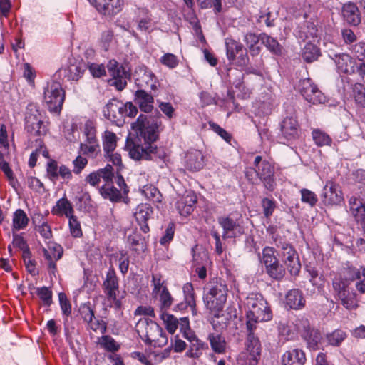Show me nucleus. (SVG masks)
<instances>
[{
    "instance_id": "obj_11",
    "label": "nucleus",
    "mask_w": 365,
    "mask_h": 365,
    "mask_svg": "<svg viewBox=\"0 0 365 365\" xmlns=\"http://www.w3.org/2000/svg\"><path fill=\"white\" fill-rule=\"evenodd\" d=\"M226 56L232 64L245 66L248 63L247 53L243 52V46L241 43L232 38L225 39Z\"/></svg>"
},
{
    "instance_id": "obj_14",
    "label": "nucleus",
    "mask_w": 365,
    "mask_h": 365,
    "mask_svg": "<svg viewBox=\"0 0 365 365\" xmlns=\"http://www.w3.org/2000/svg\"><path fill=\"white\" fill-rule=\"evenodd\" d=\"M322 200L327 206L339 205L343 202L344 195L340 185L334 181H327L323 188Z\"/></svg>"
},
{
    "instance_id": "obj_19",
    "label": "nucleus",
    "mask_w": 365,
    "mask_h": 365,
    "mask_svg": "<svg viewBox=\"0 0 365 365\" xmlns=\"http://www.w3.org/2000/svg\"><path fill=\"white\" fill-rule=\"evenodd\" d=\"M197 196L193 191H186L184 195L179 196L175 202V207L182 216L190 215L196 207Z\"/></svg>"
},
{
    "instance_id": "obj_45",
    "label": "nucleus",
    "mask_w": 365,
    "mask_h": 365,
    "mask_svg": "<svg viewBox=\"0 0 365 365\" xmlns=\"http://www.w3.org/2000/svg\"><path fill=\"white\" fill-rule=\"evenodd\" d=\"M259 40V36L252 32L246 34L244 37V41L252 56H257L260 53V47L257 46Z\"/></svg>"
},
{
    "instance_id": "obj_8",
    "label": "nucleus",
    "mask_w": 365,
    "mask_h": 365,
    "mask_svg": "<svg viewBox=\"0 0 365 365\" xmlns=\"http://www.w3.org/2000/svg\"><path fill=\"white\" fill-rule=\"evenodd\" d=\"M38 252L41 254L46 262L47 269L50 275H54L57 272L56 262L61 259L63 255L62 246L54 242H48L47 247L40 245Z\"/></svg>"
},
{
    "instance_id": "obj_35",
    "label": "nucleus",
    "mask_w": 365,
    "mask_h": 365,
    "mask_svg": "<svg viewBox=\"0 0 365 365\" xmlns=\"http://www.w3.org/2000/svg\"><path fill=\"white\" fill-rule=\"evenodd\" d=\"M120 102L116 100L109 101L103 108V112L104 116L113 122L120 120Z\"/></svg>"
},
{
    "instance_id": "obj_47",
    "label": "nucleus",
    "mask_w": 365,
    "mask_h": 365,
    "mask_svg": "<svg viewBox=\"0 0 365 365\" xmlns=\"http://www.w3.org/2000/svg\"><path fill=\"white\" fill-rule=\"evenodd\" d=\"M143 195L153 203H160L162 202V195L158 189L153 185H146L143 187Z\"/></svg>"
},
{
    "instance_id": "obj_24",
    "label": "nucleus",
    "mask_w": 365,
    "mask_h": 365,
    "mask_svg": "<svg viewBox=\"0 0 365 365\" xmlns=\"http://www.w3.org/2000/svg\"><path fill=\"white\" fill-rule=\"evenodd\" d=\"M306 361L304 351L299 349L287 350L281 358L282 365H304Z\"/></svg>"
},
{
    "instance_id": "obj_2",
    "label": "nucleus",
    "mask_w": 365,
    "mask_h": 365,
    "mask_svg": "<svg viewBox=\"0 0 365 365\" xmlns=\"http://www.w3.org/2000/svg\"><path fill=\"white\" fill-rule=\"evenodd\" d=\"M247 330H255L257 324L270 321L272 312L267 300L259 293H250L246 298Z\"/></svg>"
},
{
    "instance_id": "obj_64",
    "label": "nucleus",
    "mask_w": 365,
    "mask_h": 365,
    "mask_svg": "<svg viewBox=\"0 0 365 365\" xmlns=\"http://www.w3.org/2000/svg\"><path fill=\"white\" fill-rule=\"evenodd\" d=\"M87 328L95 332L99 331L101 334H104L107 330V324L103 320L94 317L93 319L87 323Z\"/></svg>"
},
{
    "instance_id": "obj_20",
    "label": "nucleus",
    "mask_w": 365,
    "mask_h": 365,
    "mask_svg": "<svg viewBox=\"0 0 365 365\" xmlns=\"http://www.w3.org/2000/svg\"><path fill=\"white\" fill-rule=\"evenodd\" d=\"M98 12L108 16H113L122 11L123 0H89Z\"/></svg>"
},
{
    "instance_id": "obj_15",
    "label": "nucleus",
    "mask_w": 365,
    "mask_h": 365,
    "mask_svg": "<svg viewBox=\"0 0 365 365\" xmlns=\"http://www.w3.org/2000/svg\"><path fill=\"white\" fill-rule=\"evenodd\" d=\"M217 222L223 230L222 238H235L244 233L243 227L238 220L234 219L231 215L220 216L217 218Z\"/></svg>"
},
{
    "instance_id": "obj_58",
    "label": "nucleus",
    "mask_w": 365,
    "mask_h": 365,
    "mask_svg": "<svg viewBox=\"0 0 365 365\" xmlns=\"http://www.w3.org/2000/svg\"><path fill=\"white\" fill-rule=\"evenodd\" d=\"M59 304L65 319L67 321L68 317L71 314V304L66 295L63 292L58 294Z\"/></svg>"
},
{
    "instance_id": "obj_39",
    "label": "nucleus",
    "mask_w": 365,
    "mask_h": 365,
    "mask_svg": "<svg viewBox=\"0 0 365 365\" xmlns=\"http://www.w3.org/2000/svg\"><path fill=\"white\" fill-rule=\"evenodd\" d=\"M321 56L320 49L314 43H307L302 49V57L307 63L317 61Z\"/></svg>"
},
{
    "instance_id": "obj_43",
    "label": "nucleus",
    "mask_w": 365,
    "mask_h": 365,
    "mask_svg": "<svg viewBox=\"0 0 365 365\" xmlns=\"http://www.w3.org/2000/svg\"><path fill=\"white\" fill-rule=\"evenodd\" d=\"M118 138L116 135L111 131L106 130L103 135V148L104 153H109L115 151L117 146Z\"/></svg>"
},
{
    "instance_id": "obj_44",
    "label": "nucleus",
    "mask_w": 365,
    "mask_h": 365,
    "mask_svg": "<svg viewBox=\"0 0 365 365\" xmlns=\"http://www.w3.org/2000/svg\"><path fill=\"white\" fill-rule=\"evenodd\" d=\"M326 339L329 345L332 346H339L346 339V333L340 329L334 330L331 333L326 334Z\"/></svg>"
},
{
    "instance_id": "obj_34",
    "label": "nucleus",
    "mask_w": 365,
    "mask_h": 365,
    "mask_svg": "<svg viewBox=\"0 0 365 365\" xmlns=\"http://www.w3.org/2000/svg\"><path fill=\"white\" fill-rule=\"evenodd\" d=\"M138 86L142 88H150L153 91L157 89L158 79L155 75L150 70H145L142 76L137 80Z\"/></svg>"
},
{
    "instance_id": "obj_59",
    "label": "nucleus",
    "mask_w": 365,
    "mask_h": 365,
    "mask_svg": "<svg viewBox=\"0 0 365 365\" xmlns=\"http://www.w3.org/2000/svg\"><path fill=\"white\" fill-rule=\"evenodd\" d=\"M79 313L84 322L86 324L94 319L95 312L89 302L81 305Z\"/></svg>"
},
{
    "instance_id": "obj_60",
    "label": "nucleus",
    "mask_w": 365,
    "mask_h": 365,
    "mask_svg": "<svg viewBox=\"0 0 365 365\" xmlns=\"http://www.w3.org/2000/svg\"><path fill=\"white\" fill-rule=\"evenodd\" d=\"M59 166L58 162L54 159H49L46 164V173L48 178L52 181H56L58 180V172Z\"/></svg>"
},
{
    "instance_id": "obj_36",
    "label": "nucleus",
    "mask_w": 365,
    "mask_h": 365,
    "mask_svg": "<svg viewBox=\"0 0 365 365\" xmlns=\"http://www.w3.org/2000/svg\"><path fill=\"white\" fill-rule=\"evenodd\" d=\"M29 222L26 213L22 209H17L13 214L12 232L25 229Z\"/></svg>"
},
{
    "instance_id": "obj_12",
    "label": "nucleus",
    "mask_w": 365,
    "mask_h": 365,
    "mask_svg": "<svg viewBox=\"0 0 365 365\" xmlns=\"http://www.w3.org/2000/svg\"><path fill=\"white\" fill-rule=\"evenodd\" d=\"M282 259L291 275L297 276L301 269V263L294 247L288 242H283L281 246Z\"/></svg>"
},
{
    "instance_id": "obj_17",
    "label": "nucleus",
    "mask_w": 365,
    "mask_h": 365,
    "mask_svg": "<svg viewBox=\"0 0 365 365\" xmlns=\"http://www.w3.org/2000/svg\"><path fill=\"white\" fill-rule=\"evenodd\" d=\"M281 133L287 142H295L301 136V128L297 118L287 117L281 123Z\"/></svg>"
},
{
    "instance_id": "obj_6",
    "label": "nucleus",
    "mask_w": 365,
    "mask_h": 365,
    "mask_svg": "<svg viewBox=\"0 0 365 365\" xmlns=\"http://www.w3.org/2000/svg\"><path fill=\"white\" fill-rule=\"evenodd\" d=\"M348 282L341 277H335L332 281L334 297L341 301V304L347 309H355L358 307L356 294L348 289Z\"/></svg>"
},
{
    "instance_id": "obj_61",
    "label": "nucleus",
    "mask_w": 365,
    "mask_h": 365,
    "mask_svg": "<svg viewBox=\"0 0 365 365\" xmlns=\"http://www.w3.org/2000/svg\"><path fill=\"white\" fill-rule=\"evenodd\" d=\"M149 154L152 157L151 160L159 159L165 162L168 155L163 148H158L156 145H153L152 143L149 144Z\"/></svg>"
},
{
    "instance_id": "obj_49",
    "label": "nucleus",
    "mask_w": 365,
    "mask_h": 365,
    "mask_svg": "<svg viewBox=\"0 0 365 365\" xmlns=\"http://www.w3.org/2000/svg\"><path fill=\"white\" fill-rule=\"evenodd\" d=\"M98 344L101 348L112 353L118 351L120 348V344L110 335H103L100 337Z\"/></svg>"
},
{
    "instance_id": "obj_53",
    "label": "nucleus",
    "mask_w": 365,
    "mask_h": 365,
    "mask_svg": "<svg viewBox=\"0 0 365 365\" xmlns=\"http://www.w3.org/2000/svg\"><path fill=\"white\" fill-rule=\"evenodd\" d=\"M278 259L276 256V250L269 246H266L262 250V255L260 258L261 262L265 267L272 263L276 262Z\"/></svg>"
},
{
    "instance_id": "obj_55",
    "label": "nucleus",
    "mask_w": 365,
    "mask_h": 365,
    "mask_svg": "<svg viewBox=\"0 0 365 365\" xmlns=\"http://www.w3.org/2000/svg\"><path fill=\"white\" fill-rule=\"evenodd\" d=\"M68 220L71 235L73 237H81L83 235V232L78 217L73 215L71 217H68Z\"/></svg>"
},
{
    "instance_id": "obj_63",
    "label": "nucleus",
    "mask_w": 365,
    "mask_h": 365,
    "mask_svg": "<svg viewBox=\"0 0 365 365\" xmlns=\"http://www.w3.org/2000/svg\"><path fill=\"white\" fill-rule=\"evenodd\" d=\"M300 192L302 196V202L309 204L311 207L316 205L318 199L317 195L314 192L306 188L302 189Z\"/></svg>"
},
{
    "instance_id": "obj_22",
    "label": "nucleus",
    "mask_w": 365,
    "mask_h": 365,
    "mask_svg": "<svg viewBox=\"0 0 365 365\" xmlns=\"http://www.w3.org/2000/svg\"><path fill=\"white\" fill-rule=\"evenodd\" d=\"M153 214V208L149 204L141 203L136 207L134 216L140 227V230L144 233H148L150 231V227L148 224V220Z\"/></svg>"
},
{
    "instance_id": "obj_13",
    "label": "nucleus",
    "mask_w": 365,
    "mask_h": 365,
    "mask_svg": "<svg viewBox=\"0 0 365 365\" xmlns=\"http://www.w3.org/2000/svg\"><path fill=\"white\" fill-rule=\"evenodd\" d=\"M300 93L307 101L312 104H320L326 101V96L309 78L300 81Z\"/></svg>"
},
{
    "instance_id": "obj_41",
    "label": "nucleus",
    "mask_w": 365,
    "mask_h": 365,
    "mask_svg": "<svg viewBox=\"0 0 365 365\" xmlns=\"http://www.w3.org/2000/svg\"><path fill=\"white\" fill-rule=\"evenodd\" d=\"M312 137L314 143L318 147L331 146L332 144L330 135L321 129H314L312 131Z\"/></svg>"
},
{
    "instance_id": "obj_54",
    "label": "nucleus",
    "mask_w": 365,
    "mask_h": 365,
    "mask_svg": "<svg viewBox=\"0 0 365 365\" xmlns=\"http://www.w3.org/2000/svg\"><path fill=\"white\" fill-rule=\"evenodd\" d=\"M152 284L153 286L152 291L153 296H157L164 288H167L165 281L160 273H155L152 275Z\"/></svg>"
},
{
    "instance_id": "obj_37",
    "label": "nucleus",
    "mask_w": 365,
    "mask_h": 365,
    "mask_svg": "<svg viewBox=\"0 0 365 365\" xmlns=\"http://www.w3.org/2000/svg\"><path fill=\"white\" fill-rule=\"evenodd\" d=\"M146 146L143 147L141 145L133 144L129 148V155L130 158L135 160L152 159L149 154V144H145Z\"/></svg>"
},
{
    "instance_id": "obj_23",
    "label": "nucleus",
    "mask_w": 365,
    "mask_h": 365,
    "mask_svg": "<svg viewBox=\"0 0 365 365\" xmlns=\"http://www.w3.org/2000/svg\"><path fill=\"white\" fill-rule=\"evenodd\" d=\"M134 101L140 110L144 113H151L154 108V98L144 89H138L134 95Z\"/></svg>"
},
{
    "instance_id": "obj_9",
    "label": "nucleus",
    "mask_w": 365,
    "mask_h": 365,
    "mask_svg": "<svg viewBox=\"0 0 365 365\" xmlns=\"http://www.w3.org/2000/svg\"><path fill=\"white\" fill-rule=\"evenodd\" d=\"M102 287L108 301L112 302L117 308H120L122 302L121 299L118 298L119 281L114 268H109L103 282Z\"/></svg>"
},
{
    "instance_id": "obj_5",
    "label": "nucleus",
    "mask_w": 365,
    "mask_h": 365,
    "mask_svg": "<svg viewBox=\"0 0 365 365\" xmlns=\"http://www.w3.org/2000/svg\"><path fill=\"white\" fill-rule=\"evenodd\" d=\"M25 129L31 136H44L48 129L47 125L43 122L42 115L37 106L30 104L27 107Z\"/></svg>"
},
{
    "instance_id": "obj_28",
    "label": "nucleus",
    "mask_w": 365,
    "mask_h": 365,
    "mask_svg": "<svg viewBox=\"0 0 365 365\" xmlns=\"http://www.w3.org/2000/svg\"><path fill=\"white\" fill-rule=\"evenodd\" d=\"M86 66L83 62L74 61L63 69L64 77L68 81H78L83 76Z\"/></svg>"
},
{
    "instance_id": "obj_46",
    "label": "nucleus",
    "mask_w": 365,
    "mask_h": 365,
    "mask_svg": "<svg viewBox=\"0 0 365 365\" xmlns=\"http://www.w3.org/2000/svg\"><path fill=\"white\" fill-rule=\"evenodd\" d=\"M266 272L273 279L281 280L285 275V269L279 264L277 259L276 262L272 263L265 267Z\"/></svg>"
},
{
    "instance_id": "obj_25",
    "label": "nucleus",
    "mask_w": 365,
    "mask_h": 365,
    "mask_svg": "<svg viewBox=\"0 0 365 365\" xmlns=\"http://www.w3.org/2000/svg\"><path fill=\"white\" fill-rule=\"evenodd\" d=\"M285 304L289 309L298 310L304 307L306 300L301 290L293 289L286 294Z\"/></svg>"
},
{
    "instance_id": "obj_7",
    "label": "nucleus",
    "mask_w": 365,
    "mask_h": 365,
    "mask_svg": "<svg viewBox=\"0 0 365 365\" xmlns=\"http://www.w3.org/2000/svg\"><path fill=\"white\" fill-rule=\"evenodd\" d=\"M254 165L256 168V175L263 182L264 187L269 191H274L276 187L274 164L267 160H262V157L257 155L255 158Z\"/></svg>"
},
{
    "instance_id": "obj_57",
    "label": "nucleus",
    "mask_w": 365,
    "mask_h": 365,
    "mask_svg": "<svg viewBox=\"0 0 365 365\" xmlns=\"http://www.w3.org/2000/svg\"><path fill=\"white\" fill-rule=\"evenodd\" d=\"M37 296L40 298L44 305L50 306L52 303V291L47 287H41L36 289Z\"/></svg>"
},
{
    "instance_id": "obj_1",
    "label": "nucleus",
    "mask_w": 365,
    "mask_h": 365,
    "mask_svg": "<svg viewBox=\"0 0 365 365\" xmlns=\"http://www.w3.org/2000/svg\"><path fill=\"white\" fill-rule=\"evenodd\" d=\"M227 295V286L222 282H210L205 289L203 302L212 316L210 322L215 330L225 328L230 319L231 312L229 316L223 313Z\"/></svg>"
},
{
    "instance_id": "obj_10",
    "label": "nucleus",
    "mask_w": 365,
    "mask_h": 365,
    "mask_svg": "<svg viewBox=\"0 0 365 365\" xmlns=\"http://www.w3.org/2000/svg\"><path fill=\"white\" fill-rule=\"evenodd\" d=\"M297 332L307 343L309 348L316 350L318 349L319 333L311 328L309 320L305 317L298 318L294 324Z\"/></svg>"
},
{
    "instance_id": "obj_32",
    "label": "nucleus",
    "mask_w": 365,
    "mask_h": 365,
    "mask_svg": "<svg viewBox=\"0 0 365 365\" xmlns=\"http://www.w3.org/2000/svg\"><path fill=\"white\" fill-rule=\"evenodd\" d=\"M349 205L351 213L357 222L365 224V204L353 196L349 199Z\"/></svg>"
},
{
    "instance_id": "obj_4",
    "label": "nucleus",
    "mask_w": 365,
    "mask_h": 365,
    "mask_svg": "<svg viewBox=\"0 0 365 365\" xmlns=\"http://www.w3.org/2000/svg\"><path fill=\"white\" fill-rule=\"evenodd\" d=\"M65 100V91L59 82L48 83L43 92V102L48 110L53 113L59 114Z\"/></svg>"
},
{
    "instance_id": "obj_26",
    "label": "nucleus",
    "mask_w": 365,
    "mask_h": 365,
    "mask_svg": "<svg viewBox=\"0 0 365 365\" xmlns=\"http://www.w3.org/2000/svg\"><path fill=\"white\" fill-rule=\"evenodd\" d=\"M204 166V155L201 151L194 150L185 156V167L190 171H198Z\"/></svg>"
},
{
    "instance_id": "obj_21",
    "label": "nucleus",
    "mask_w": 365,
    "mask_h": 365,
    "mask_svg": "<svg viewBox=\"0 0 365 365\" xmlns=\"http://www.w3.org/2000/svg\"><path fill=\"white\" fill-rule=\"evenodd\" d=\"M333 60L339 73L351 75L355 73L356 62L350 55L347 53L336 54Z\"/></svg>"
},
{
    "instance_id": "obj_18",
    "label": "nucleus",
    "mask_w": 365,
    "mask_h": 365,
    "mask_svg": "<svg viewBox=\"0 0 365 365\" xmlns=\"http://www.w3.org/2000/svg\"><path fill=\"white\" fill-rule=\"evenodd\" d=\"M245 346L248 353V364L257 365L260 358L262 346L259 339L255 335V330H247Z\"/></svg>"
},
{
    "instance_id": "obj_40",
    "label": "nucleus",
    "mask_w": 365,
    "mask_h": 365,
    "mask_svg": "<svg viewBox=\"0 0 365 365\" xmlns=\"http://www.w3.org/2000/svg\"><path fill=\"white\" fill-rule=\"evenodd\" d=\"M8 155L0 151V170L2 171L7 178L9 184L14 187L16 182L14 172L8 161Z\"/></svg>"
},
{
    "instance_id": "obj_52",
    "label": "nucleus",
    "mask_w": 365,
    "mask_h": 365,
    "mask_svg": "<svg viewBox=\"0 0 365 365\" xmlns=\"http://www.w3.org/2000/svg\"><path fill=\"white\" fill-rule=\"evenodd\" d=\"M160 318L163 321L167 331L173 334L178 327V320L173 315L162 312Z\"/></svg>"
},
{
    "instance_id": "obj_27",
    "label": "nucleus",
    "mask_w": 365,
    "mask_h": 365,
    "mask_svg": "<svg viewBox=\"0 0 365 365\" xmlns=\"http://www.w3.org/2000/svg\"><path fill=\"white\" fill-rule=\"evenodd\" d=\"M51 213L53 215L68 218L74 215V209L71 202L64 196L56 202L51 209Z\"/></svg>"
},
{
    "instance_id": "obj_30",
    "label": "nucleus",
    "mask_w": 365,
    "mask_h": 365,
    "mask_svg": "<svg viewBox=\"0 0 365 365\" xmlns=\"http://www.w3.org/2000/svg\"><path fill=\"white\" fill-rule=\"evenodd\" d=\"M138 29L141 31L150 32L153 31V22L151 14L148 9H138L137 11Z\"/></svg>"
},
{
    "instance_id": "obj_3",
    "label": "nucleus",
    "mask_w": 365,
    "mask_h": 365,
    "mask_svg": "<svg viewBox=\"0 0 365 365\" xmlns=\"http://www.w3.org/2000/svg\"><path fill=\"white\" fill-rule=\"evenodd\" d=\"M131 128L144 139L145 144L153 143L158 140L163 128L161 115L158 112L156 115L141 114L132 123Z\"/></svg>"
},
{
    "instance_id": "obj_33",
    "label": "nucleus",
    "mask_w": 365,
    "mask_h": 365,
    "mask_svg": "<svg viewBox=\"0 0 365 365\" xmlns=\"http://www.w3.org/2000/svg\"><path fill=\"white\" fill-rule=\"evenodd\" d=\"M192 341V343L189 344V348L185 355L189 358L198 359L202 356L203 352L208 349V345L200 339Z\"/></svg>"
},
{
    "instance_id": "obj_16",
    "label": "nucleus",
    "mask_w": 365,
    "mask_h": 365,
    "mask_svg": "<svg viewBox=\"0 0 365 365\" xmlns=\"http://www.w3.org/2000/svg\"><path fill=\"white\" fill-rule=\"evenodd\" d=\"M107 68L110 75L114 79L113 86L118 91L123 90L127 86V78L130 76L125 68L115 59L108 61Z\"/></svg>"
},
{
    "instance_id": "obj_51",
    "label": "nucleus",
    "mask_w": 365,
    "mask_h": 365,
    "mask_svg": "<svg viewBox=\"0 0 365 365\" xmlns=\"http://www.w3.org/2000/svg\"><path fill=\"white\" fill-rule=\"evenodd\" d=\"M185 302L190 306L192 310L195 309L196 302H195V293L194 287L192 283L187 282L183 285L182 287Z\"/></svg>"
},
{
    "instance_id": "obj_56",
    "label": "nucleus",
    "mask_w": 365,
    "mask_h": 365,
    "mask_svg": "<svg viewBox=\"0 0 365 365\" xmlns=\"http://www.w3.org/2000/svg\"><path fill=\"white\" fill-rule=\"evenodd\" d=\"M159 61L162 65L168 68L169 69H174L179 64L178 58L171 53H167L163 55L160 57Z\"/></svg>"
},
{
    "instance_id": "obj_50",
    "label": "nucleus",
    "mask_w": 365,
    "mask_h": 365,
    "mask_svg": "<svg viewBox=\"0 0 365 365\" xmlns=\"http://www.w3.org/2000/svg\"><path fill=\"white\" fill-rule=\"evenodd\" d=\"M352 93L355 103L361 108H365V85L356 83L352 86Z\"/></svg>"
},
{
    "instance_id": "obj_42",
    "label": "nucleus",
    "mask_w": 365,
    "mask_h": 365,
    "mask_svg": "<svg viewBox=\"0 0 365 365\" xmlns=\"http://www.w3.org/2000/svg\"><path fill=\"white\" fill-rule=\"evenodd\" d=\"M260 39L267 48L273 54L277 56H280L282 54V46L279 43L277 39L265 34H262L261 35Z\"/></svg>"
},
{
    "instance_id": "obj_48",
    "label": "nucleus",
    "mask_w": 365,
    "mask_h": 365,
    "mask_svg": "<svg viewBox=\"0 0 365 365\" xmlns=\"http://www.w3.org/2000/svg\"><path fill=\"white\" fill-rule=\"evenodd\" d=\"M101 152L99 143L90 144V143L82 142L79 146V153L89 158H95Z\"/></svg>"
},
{
    "instance_id": "obj_62",
    "label": "nucleus",
    "mask_w": 365,
    "mask_h": 365,
    "mask_svg": "<svg viewBox=\"0 0 365 365\" xmlns=\"http://www.w3.org/2000/svg\"><path fill=\"white\" fill-rule=\"evenodd\" d=\"M262 207L263 209V214L267 218H269L274 213L277 205L273 199L265 197L262 201Z\"/></svg>"
},
{
    "instance_id": "obj_29",
    "label": "nucleus",
    "mask_w": 365,
    "mask_h": 365,
    "mask_svg": "<svg viewBox=\"0 0 365 365\" xmlns=\"http://www.w3.org/2000/svg\"><path fill=\"white\" fill-rule=\"evenodd\" d=\"M207 340L214 353L224 354L227 352V342L222 334L210 333L207 336Z\"/></svg>"
},
{
    "instance_id": "obj_38",
    "label": "nucleus",
    "mask_w": 365,
    "mask_h": 365,
    "mask_svg": "<svg viewBox=\"0 0 365 365\" xmlns=\"http://www.w3.org/2000/svg\"><path fill=\"white\" fill-rule=\"evenodd\" d=\"M100 193L105 199H108L111 202H118L122 195L120 190L113 185V183H105L100 189Z\"/></svg>"
},
{
    "instance_id": "obj_31",
    "label": "nucleus",
    "mask_w": 365,
    "mask_h": 365,
    "mask_svg": "<svg viewBox=\"0 0 365 365\" xmlns=\"http://www.w3.org/2000/svg\"><path fill=\"white\" fill-rule=\"evenodd\" d=\"M342 14L348 24L354 26L361 22V16L358 7L354 3H348L344 5Z\"/></svg>"
}]
</instances>
